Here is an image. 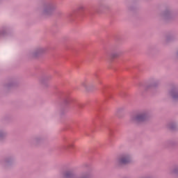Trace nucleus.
Returning <instances> with one entry per match:
<instances>
[{"mask_svg": "<svg viewBox=\"0 0 178 178\" xmlns=\"http://www.w3.org/2000/svg\"><path fill=\"white\" fill-rule=\"evenodd\" d=\"M130 119L131 122L141 123V122H145V120H147V115L144 113H139L135 115H131Z\"/></svg>", "mask_w": 178, "mask_h": 178, "instance_id": "1", "label": "nucleus"}, {"mask_svg": "<svg viewBox=\"0 0 178 178\" xmlns=\"http://www.w3.org/2000/svg\"><path fill=\"white\" fill-rule=\"evenodd\" d=\"M118 162L120 165H127V163H130V162H131V159L130 158V156L125 154L118 159Z\"/></svg>", "mask_w": 178, "mask_h": 178, "instance_id": "2", "label": "nucleus"}, {"mask_svg": "<svg viewBox=\"0 0 178 178\" xmlns=\"http://www.w3.org/2000/svg\"><path fill=\"white\" fill-rule=\"evenodd\" d=\"M52 10H54V7L52 6H47L44 10V13H45V15H49V13H51Z\"/></svg>", "mask_w": 178, "mask_h": 178, "instance_id": "3", "label": "nucleus"}, {"mask_svg": "<svg viewBox=\"0 0 178 178\" xmlns=\"http://www.w3.org/2000/svg\"><path fill=\"white\" fill-rule=\"evenodd\" d=\"M88 84V82L87 81H84L81 83L82 87H85V88L87 87Z\"/></svg>", "mask_w": 178, "mask_h": 178, "instance_id": "4", "label": "nucleus"}, {"mask_svg": "<svg viewBox=\"0 0 178 178\" xmlns=\"http://www.w3.org/2000/svg\"><path fill=\"white\" fill-rule=\"evenodd\" d=\"M118 56H119L118 53L111 54V58H118Z\"/></svg>", "mask_w": 178, "mask_h": 178, "instance_id": "5", "label": "nucleus"}, {"mask_svg": "<svg viewBox=\"0 0 178 178\" xmlns=\"http://www.w3.org/2000/svg\"><path fill=\"white\" fill-rule=\"evenodd\" d=\"M68 147H69L70 148H73L74 145L71 143V144H70V145H68Z\"/></svg>", "mask_w": 178, "mask_h": 178, "instance_id": "6", "label": "nucleus"}]
</instances>
